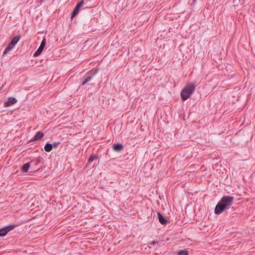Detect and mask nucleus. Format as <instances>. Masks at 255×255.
<instances>
[{
	"instance_id": "a211bd4d",
	"label": "nucleus",
	"mask_w": 255,
	"mask_h": 255,
	"mask_svg": "<svg viewBox=\"0 0 255 255\" xmlns=\"http://www.w3.org/2000/svg\"><path fill=\"white\" fill-rule=\"evenodd\" d=\"M157 244H158V242H157L155 241H151L150 243V245H152V246H155Z\"/></svg>"
},
{
	"instance_id": "20e7f679",
	"label": "nucleus",
	"mask_w": 255,
	"mask_h": 255,
	"mask_svg": "<svg viewBox=\"0 0 255 255\" xmlns=\"http://www.w3.org/2000/svg\"><path fill=\"white\" fill-rule=\"evenodd\" d=\"M16 45V36H13L11 42L6 47L5 50L3 53V55H6L10 51V50L13 49L14 46Z\"/></svg>"
},
{
	"instance_id": "1a4fd4ad",
	"label": "nucleus",
	"mask_w": 255,
	"mask_h": 255,
	"mask_svg": "<svg viewBox=\"0 0 255 255\" xmlns=\"http://www.w3.org/2000/svg\"><path fill=\"white\" fill-rule=\"evenodd\" d=\"M157 217L159 223L162 225H165L167 223V220L165 218L162 214L160 212H157Z\"/></svg>"
},
{
	"instance_id": "dca6fc26",
	"label": "nucleus",
	"mask_w": 255,
	"mask_h": 255,
	"mask_svg": "<svg viewBox=\"0 0 255 255\" xmlns=\"http://www.w3.org/2000/svg\"><path fill=\"white\" fill-rule=\"evenodd\" d=\"M177 254L178 255H188L189 252L186 250H183L179 251Z\"/></svg>"
},
{
	"instance_id": "9b49d317",
	"label": "nucleus",
	"mask_w": 255,
	"mask_h": 255,
	"mask_svg": "<svg viewBox=\"0 0 255 255\" xmlns=\"http://www.w3.org/2000/svg\"><path fill=\"white\" fill-rule=\"evenodd\" d=\"M81 7L80 6H79L78 5H76L75 8H74L73 12L71 13V18L73 19L74 17H75L79 13L80 8Z\"/></svg>"
},
{
	"instance_id": "6e6552de",
	"label": "nucleus",
	"mask_w": 255,
	"mask_h": 255,
	"mask_svg": "<svg viewBox=\"0 0 255 255\" xmlns=\"http://www.w3.org/2000/svg\"><path fill=\"white\" fill-rule=\"evenodd\" d=\"M44 136V133L42 131H38L36 134L32 137L30 141H36L41 139Z\"/></svg>"
},
{
	"instance_id": "f03ea898",
	"label": "nucleus",
	"mask_w": 255,
	"mask_h": 255,
	"mask_svg": "<svg viewBox=\"0 0 255 255\" xmlns=\"http://www.w3.org/2000/svg\"><path fill=\"white\" fill-rule=\"evenodd\" d=\"M196 86L193 84L186 85L181 92V98L182 100L185 101L194 93Z\"/></svg>"
},
{
	"instance_id": "0eeeda50",
	"label": "nucleus",
	"mask_w": 255,
	"mask_h": 255,
	"mask_svg": "<svg viewBox=\"0 0 255 255\" xmlns=\"http://www.w3.org/2000/svg\"><path fill=\"white\" fill-rule=\"evenodd\" d=\"M16 103V98L13 97L8 98L7 101H5L3 105L5 107H10Z\"/></svg>"
},
{
	"instance_id": "7ed1b4c3",
	"label": "nucleus",
	"mask_w": 255,
	"mask_h": 255,
	"mask_svg": "<svg viewBox=\"0 0 255 255\" xmlns=\"http://www.w3.org/2000/svg\"><path fill=\"white\" fill-rule=\"evenodd\" d=\"M16 225L12 224L4 227L0 229V237L5 236L8 232L14 230Z\"/></svg>"
},
{
	"instance_id": "f8f14e48",
	"label": "nucleus",
	"mask_w": 255,
	"mask_h": 255,
	"mask_svg": "<svg viewBox=\"0 0 255 255\" xmlns=\"http://www.w3.org/2000/svg\"><path fill=\"white\" fill-rule=\"evenodd\" d=\"M30 164L31 162H29L23 164L21 167L22 171L23 172H26L27 171H28L30 167Z\"/></svg>"
},
{
	"instance_id": "423d86ee",
	"label": "nucleus",
	"mask_w": 255,
	"mask_h": 255,
	"mask_svg": "<svg viewBox=\"0 0 255 255\" xmlns=\"http://www.w3.org/2000/svg\"><path fill=\"white\" fill-rule=\"evenodd\" d=\"M45 45H46V39H45V38H44L42 39L39 47H38L37 50L34 52V53L33 54V56L37 57V56L40 55L41 54V53H42Z\"/></svg>"
},
{
	"instance_id": "2eb2a0df",
	"label": "nucleus",
	"mask_w": 255,
	"mask_h": 255,
	"mask_svg": "<svg viewBox=\"0 0 255 255\" xmlns=\"http://www.w3.org/2000/svg\"><path fill=\"white\" fill-rule=\"evenodd\" d=\"M92 78H92V76H88L82 83L81 85H85L86 84L90 82L92 79Z\"/></svg>"
},
{
	"instance_id": "f257e3e1",
	"label": "nucleus",
	"mask_w": 255,
	"mask_h": 255,
	"mask_svg": "<svg viewBox=\"0 0 255 255\" xmlns=\"http://www.w3.org/2000/svg\"><path fill=\"white\" fill-rule=\"evenodd\" d=\"M234 197L230 196H224L216 205L214 212L216 215L221 214L225 210L229 209L234 203Z\"/></svg>"
},
{
	"instance_id": "9d476101",
	"label": "nucleus",
	"mask_w": 255,
	"mask_h": 255,
	"mask_svg": "<svg viewBox=\"0 0 255 255\" xmlns=\"http://www.w3.org/2000/svg\"><path fill=\"white\" fill-rule=\"evenodd\" d=\"M113 149L116 152H120L123 150L124 146L122 143H115L113 145Z\"/></svg>"
},
{
	"instance_id": "ddd939ff",
	"label": "nucleus",
	"mask_w": 255,
	"mask_h": 255,
	"mask_svg": "<svg viewBox=\"0 0 255 255\" xmlns=\"http://www.w3.org/2000/svg\"><path fill=\"white\" fill-rule=\"evenodd\" d=\"M98 73V70L92 69L89 72H88L86 73V75L87 76H92V78H93L94 76H95Z\"/></svg>"
},
{
	"instance_id": "39448f33",
	"label": "nucleus",
	"mask_w": 255,
	"mask_h": 255,
	"mask_svg": "<svg viewBox=\"0 0 255 255\" xmlns=\"http://www.w3.org/2000/svg\"><path fill=\"white\" fill-rule=\"evenodd\" d=\"M60 144V142L59 141L54 142L53 143H50L49 142H47L44 146V150L46 152L51 151L53 148H57L58 145Z\"/></svg>"
},
{
	"instance_id": "412c9836",
	"label": "nucleus",
	"mask_w": 255,
	"mask_h": 255,
	"mask_svg": "<svg viewBox=\"0 0 255 255\" xmlns=\"http://www.w3.org/2000/svg\"><path fill=\"white\" fill-rule=\"evenodd\" d=\"M196 0H193V4H194L195 3V2H196Z\"/></svg>"
},
{
	"instance_id": "6ab92c4d",
	"label": "nucleus",
	"mask_w": 255,
	"mask_h": 255,
	"mask_svg": "<svg viewBox=\"0 0 255 255\" xmlns=\"http://www.w3.org/2000/svg\"><path fill=\"white\" fill-rule=\"evenodd\" d=\"M83 4H84V0H82L80 2L78 3L77 4L79 6H80V7H82V6L83 5Z\"/></svg>"
},
{
	"instance_id": "aec40b11",
	"label": "nucleus",
	"mask_w": 255,
	"mask_h": 255,
	"mask_svg": "<svg viewBox=\"0 0 255 255\" xmlns=\"http://www.w3.org/2000/svg\"><path fill=\"white\" fill-rule=\"evenodd\" d=\"M20 36L19 35H17V43L19 41L20 39Z\"/></svg>"
},
{
	"instance_id": "4468645a",
	"label": "nucleus",
	"mask_w": 255,
	"mask_h": 255,
	"mask_svg": "<svg viewBox=\"0 0 255 255\" xmlns=\"http://www.w3.org/2000/svg\"><path fill=\"white\" fill-rule=\"evenodd\" d=\"M98 157L96 155H92L88 160L87 165L90 164L94 160L98 159Z\"/></svg>"
},
{
	"instance_id": "f3484780",
	"label": "nucleus",
	"mask_w": 255,
	"mask_h": 255,
	"mask_svg": "<svg viewBox=\"0 0 255 255\" xmlns=\"http://www.w3.org/2000/svg\"><path fill=\"white\" fill-rule=\"evenodd\" d=\"M40 162L39 159H36L35 161H31V164H32L35 166H36Z\"/></svg>"
}]
</instances>
